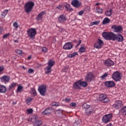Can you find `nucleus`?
<instances>
[{
    "instance_id": "nucleus-25",
    "label": "nucleus",
    "mask_w": 126,
    "mask_h": 126,
    "mask_svg": "<svg viewBox=\"0 0 126 126\" xmlns=\"http://www.w3.org/2000/svg\"><path fill=\"white\" fill-rule=\"evenodd\" d=\"M6 92V87L3 85H0V93H5Z\"/></svg>"
},
{
    "instance_id": "nucleus-21",
    "label": "nucleus",
    "mask_w": 126,
    "mask_h": 126,
    "mask_svg": "<svg viewBox=\"0 0 126 126\" xmlns=\"http://www.w3.org/2000/svg\"><path fill=\"white\" fill-rule=\"evenodd\" d=\"M73 88L74 89H80L81 86H80V81L78 80L77 82H75L73 84Z\"/></svg>"
},
{
    "instance_id": "nucleus-47",
    "label": "nucleus",
    "mask_w": 126,
    "mask_h": 126,
    "mask_svg": "<svg viewBox=\"0 0 126 126\" xmlns=\"http://www.w3.org/2000/svg\"><path fill=\"white\" fill-rule=\"evenodd\" d=\"M28 73H32V72H34V70L32 68H29L28 71Z\"/></svg>"
},
{
    "instance_id": "nucleus-20",
    "label": "nucleus",
    "mask_w": 126,
    "mask_h": 126,
    "mask_svg": "<svg viewBox=\"0 0 126 126\" xmlns=\"http://www.w3.org/2000/svg\"><path fill=\"white\" fill-rule=\"evenodd\" d=\"M104 64L106 66H113L115 63L111 59H108L105 61Z\"/></svg>"
},
{
    "instance_id": "nucleus-11",
    "label": "nucleus",
    "mask_w": 126,
    "mask_h": 126,
    "mask_svg": "<svg viewBox=\"0 0 126 126\" xmlns=\"http://www.w3.org/2000/svg\"><path fill=\"white\" fill-rule=\"evenodd\" d=\"M38 91L42 96H45L46 92H47V86L41 85L39 87Z\"/></svg>"
},
{
    "instance_id": "nucleus-30",
    "label": "nucleus",
    "mask_w": 126,
    "mask_h": 126,
    "mask_svg": "<svg viewBox=\"0 0 126 126\" xmlns=\"http://www.w3.org/2000/svg\"><path fill=\"white\" fill-rule=\"evenodd\" d=\"M52 112L51 108H48L46 109L44 111L42 112V115H48Z\"/></svg>"
},
{
    "instance_id": "nucleus-15",
    "label": "nucleus",
    "mask_w": 126,
    "mask_h": 126,
    "mask_svg": "<svg viewBox=\"0 0 126 126\" xmlns=\"http://www.w3.org/2000/svg\"><path fill=\"white\" fill-rule=\"evenodd\" d=\"M94 113H95V110L92 106L85 110V114L87 116H90V115Z\"/></svg>"
},
{
    "instance_id": "nucleus-5",
    "label": "nucleus",
    "mask_w": 126,
    "mask_h": 126,
    "mask_svg": "<svg viewBox=\"0 0 126 126\" xmlns=\"http://www.w3.org/2000/svg\"><path fill=\"white\" fill-rule=\"evenodd\" d=\"M95 78V75H94V73L92 72H90L87 73L86 75V76L85 77V80L86 81V82H89L90 83L93 79Z\"/></svg>"
},
{
    "instance_id": "nucleus-32",
    "label": "nucleus",
    "mask_w": 126,
    "mask_h": 126,
    "mask_svg": "<svg viewBox=\"0 0 126 126\" xmlns=\"http://www.w3.org/2000/svg\"><path fill=\"white\" fill-rule=\"evenodd\" d=\"M120 113H121L124 116H126V106H124L121 109Z\"/></svg>"
},
{
    "instance_id": "nucleus-17",
    "label": "nucleus",
    "mask_w": 126,
    "mask_h": 126,
    "mask_svg": "<svg viewBox=\"0 0 126 126\" xmlns=\"http://www.w3.org/2000/svg\"><path fill=\"white\" fill-rule=\"evenodd\" d=\"M58 19L60 23H64L67 19L66 16L64 14L60 15Z\"/></svg>"
},
{
    "instance_id": "nucleus-22",
    "label": "nucleus",
    "mask_w": 126,
    "mask_h": 126,
    "mask_svg": "<svg viewBox=\"0 0 126 126\" xmlns=\"http://www.w3.org/2000/svg\"><path fill=\"white\" fill-rule=\"evenodd\" d=\"M64 6L65 8V10H66V11H73V9L70 8V5H69V4L65 3L64 4Z\"/></svg>"
},
{
    "instance_id": "nucleus-38",
    "label": "nucleus",
    "mask_w": 126,
    "mask_h": 126,
    "mask_svg": "<svg viewBox=\"0 0 126 126\" xmlns=\"http://www.w3.org/2000/svg\"><path fill=\"white\" fill-rule=\"evenodd\" d=\"M86 51V48L85 47H81L79 49V52H80V53H85Z\"/></svg>"
},
{
    "instance_id": "nucleus-43",
    "label": "nucleus",
    "mask_w": 126,
    "mask_h": 126,
    "mask_svg": "<svg viewBox=\"0 0 126 126\" xmlns=\"http://www.w3.org/2000/svg\"><path fill=\"white\" fill-rule=\"evenodd\" d=\"M51 105L52 106H56V107H58V106L60 105V104H59V102H53L52 103H51Z\"/></svg>"
},
{
    "instance_id": "nucleus-16",
    "label": "nucleus",
    "mask_w": 126,
    "mask_h": 126,
    "mask_svg": "<svg viewBox=\"0 0 126 126\" xmlns=\"http://www.w3.org/2000/svg\"><path fill=\"white\" fill-rule=\"evenodd\" d=\"M104 44L103 41L100 39H98L97 42L94 44V47L96 49H101L102 46Z\"/></svg>"
},
{
    "instance_id": "nucleus-2",
    "label": "nucleus",
    "mask_w": 126,
    "mask_h": 126,
    "mask_svg": "<svg viewBox=\"0 0 126 126\" xmlns=\"http://www.w3.org/2000/svg\"><path fill=\"white\" fill-rule=\"evenodd\" d=\"M35 3L33 1H29L25 5V11L28 13H30L34 7Z\"/></svg>"
},
{
    "instance_id": "nucleus-59",
    "label": "nucleus",
    "mask_w": 126,
    "mask_h": 126,
    "mask_svg": "<svg viewBox=\"0 0 126 126\" xmlns=\"http://www.w3.org/2000/svg\"><path fill=\"white\" fill-rule=\"evenodd\" d=\"M14 43H18V40H15L14 41Z\"/></svg>"
},
{
    "instance_id": "nucleus-45",
    "label": "nucleus",
    "mask_w": 126,
    "mask_h": 126,
    "mask_svg": "<svg viewBox=\"0 0 126 126\" xmlns=\"http://www.w3.org/2000/svg\"><path fill=\"white\" fill-rule=\"evenodd\" d=\"M3 70H4V66H0V74L2 73V72H3Z\"/></svg>"
},
{
    "instance_id": "nucleus-26",
    "label": "nucleus",
    "mask_w": 126,
    "mask_h": 126,
    "mask_svg": "<svg viewBox=\"0 0 126 126\" xmlns=\"http://www.w3.org/2000/svg\"><path fill=\"white\" fill-rule=\"evenodd\" d=\"M55 63H56L55 62V61L53 60H49L48 61V62L47 63L48 64V66H49L50 67H53V66H54L55 65Z\"/></svg>"
},
{
    "instance_id": "nucleus-49",
    "label": "nucleus",
    "mask_w": 126,
    "mask_h": 126,
    "mask_svg": "<svg viewBox=\"0 0 126 126\" xmlns=\"http://www.w3.org/2000/svg\"><path fill=\"white\" fill-rule=\"evenodd\" d=\"M78 14L80 16L83 15L84 14V10H81L80 12H78Z\"/></svg>"
},
{
    "instance_id": "nucleus-33",
    "label": "nucleus",
    "mask_w": 126,
    "mask_h": 126,
    "mask_svg": "<svg viewBox=\"0 0 126 126\" xmlns=\"http://www.w3.org/2000/svg\"><path fill=\"white\" fill-rule=\"evenodd\" d=\"M8 12V10L5 9L2 13L1 14V16L2 18H4L5 16H6V14H7Z\"/></svg>"
},
{
    "instance_id": "nucleus-18",
    "label": "nucleus",
    "mask_w": 126,
    "mask_h": 126,
    "mask_svg": "<svg viewBox=\"0 0 126 126\" xmlns=\"http://www.w3.org/2000/svg\"><path fill=\"white\" fill-rule=\"evenodd\" d=\"M73 45H72V43L68 42L64 45L63 49H64V50H71V48H73Z\"/></svg>"
},
{
    "instance_id": "nucleus-24",
    "label": "nucleus",
    "mask_w": 126,
    "mask_h": 126,
    "mask_svg": "<svg viewBox=\"0 0 126 126\" xmlns=\"http://www.w3.org/2000/svg\"><path fill=\"white\" fill-rule=\"evenodd\" d=\"M45 74H50L52 72V67L49 66L44 68Z\"/></svg>"
},
{
    "instance_id": "nucleus-51",
    "label": "nucleus",
    "mask_w": 126,
    "mask_h": 126,
    "mask_svg": "<svg viewBox=\"0 0 126 126\" xmlns=\"http://www.w3.org/2000/svg\"><path fill=\"white\" fill-rule=\"evenodd\" d=\"M57 8H58V9H59L60 10H61V9L63 8V5H59L57 7Z\"/></svg>"
},
{
    "instance_id": "nucleus-63",
    "label": "nucleus",
    "mask_w": 126,
    "mask_h": 126,
    "mask_svg": "<svg viewBox=\"0 0 126 126\" xmlns=\"http://www.w3.org/2000/svg\"><path fill=\"white\" fill-rule=\"evenodd\" d=\"M15 104H16V102H13V105H15Z\"/></svg>"
},
{
    "instance_id": "nucleus-40",
    "label": "nucleus",
    "mask_w": 126,
    "mask_h": 126,
    "mask_svg": "<svg viewBox=\"0 0 126 126\" xmlns=\"http://www.w3.org/2000/svg\"><path fill=\"white\" fill-rule=\"evenodd\" d=\"M99 23H100V21H95L91 23V26H93L94 25H98Z\"/></svg>"
},
{
    "instance_id": "nucleus-6",
    "label": "nucleus",
    "mask_w": 126,
    "mask_h": 126,
    "mask_svg": "<svg viewBox=\"0 0 126 126\" xmlns=\"http://www.w3.org/2000/svg\"><path fill=\"white\" fill-rule=\"evenodd\" d=\"M112 119H113L112 113L106 114L102 117V123H103V124H108V123H110V122H111Z\"/></svg>"
},
{
    "instance_id": "nucleus-14",
    "label": "nucleus",
    "mask_w": 126,
    "mask_h": 126,
    "mask_svg": "<svg viewBox=\"0 0 126 126\" xmlns=\"http://www.w3.org/2000/svg\"><path fill=\"white\" fill-rule=\"evenodd\" d=\"M104 85L106 87L108 88H112V87H115L116 84L115 82L113 81H108L104 82Z\"/></svg>"
},
{
    "instance_id": "nucleus-34",
    "label": "nucleus",
    "mask_w": 126,
    "mask_h": 126,
    "mask_svg": "<svg viewBox=\"0 0 126 126\" xmlns=\"http://www.w3.org/2000/svg\"><path fill=\"white\" fill-rule=\"evenodd\" d=\"M96 11L97 13H99V14H102V13H103V9L99 7H96Z\"/></svg>"
},
{
    "instance_id": "nucleus-64",
    "label": "nucleus",
    "mask_w": 126,
    "mask_h": 126,
    "mask_svg": "<svg viewBox=\"0 0 126 126\" xmlns=\"http://www.w3.org/2000/svg\"><path fill=\"white\" fill-rule=\"evenodd\" d=\"M43 126H46V125H44Z\"/></svg>"
},
{
    "instance_id": "nucleus-44",
    "label": "nucleus",
    "mask_w": 126,
    "mask_h": 126,
    "mask_svg": "<svg viewBox=\"0 0 126 126\" xmlns=\"http://www.w3.org/2000/svg\"><path fill=\"white\" fill-rule=\"evenodd\" d=\"M13 26H14V27H15V28H16V29H17V28H18L19 27L18 24H17V22H15L13 23Z\"/></svg>"
},
{
    "instance_id": "nucleus-4",
    "label": "nucleus",
    "mask_w": 126,
    "mask_h": 126,
    "mask_svg": "<svg viewBox=\"0 0 126 126\" xmlns=\"http://www.w3.org/2000/svg\"><path fill=\"white\" fill-rule=\"evenodd\" d=\"M122 77H123V76L122 75V73L118 71L114 72L112 76V78L116 82L121 81V80H122Z\"/></svg>"
},
{
    "instance_id": "nucleus-39",
    "label": "nucleus",
    "mask_w": 126,
    "mask_h": 126,
    "mask_svg": "<svg viewBox=\"0 0 126 126\" xmlns=\"http://www.w3.org/2000/svg\"><path fill=\"white\" fill-rule=\"evenodd\" d=\"M16 86V83H12L9 86V90H10V89H12V88H14Z\"/></svg>"
},
{
    "instance_id": "nucleus-12",
    "label": "nucleus",
    "mask_w": 126,
    "mask_h": 126,
    "mask_svg": "<svg viewBox=\"0 0 126 126\" xmlns=\"http://www.w3.org/2000/svg\"><path fill=\"white\" fill-rule=\"evenodd\" d=\"M0 82L3 83H8L10 80V76L9 75H3L0 78Z\"/></svg>"
},
{
    "instance_id": "nucleus-19",
    "label": "nucleus",
    "mask_w": 126,
    "mask_h": 126,
    "mask_svg": "<svg viewBox=\"0 0 126 126\" xmlns=\"http://www.w3.org/2000/svg\"><path fill=\"white\" fill-rule=\"evenodd\" d=\"M46 14V12L42 11L41 12L39 13L37 17H36L35 19L37 20V21H40L43 20V16Z\"/></svg>"
},
{
    "instance_id": "nucleus-50",
    "label": "nucleus",
    "mask_w": 126,
    "mask_h": 126,
    "mask_svg": "<svg viewBox=\"0 0 126 126\" xmlns=\"http://www.w3.org/2000/svg\"><path fill=\"white\" fill-rule=\"evenodd\" d=\"M9 35H10V33H6L5 34H4L3 36V38H7V37L8 36H9Z\"/></svg>"
},
{
    "instance_id": "nucleus-56",
    "label": "nucleus",
    "mask_w": 126,
    "mask_h": 126,
    "mask_svg": "<svg viewBox=\"0 0 126 126\" xmlns=\"http://www.w3.org/2000/svg\"><path fill=\"white\" fill-rule=\"evenodd\" d=\"M66 69H67V67H65L63 68V71L65 72L66 71Z\"/></svg>"
},
{
    "instance_id": "nucleus-41",
    "label": "nucleus",
    "mask_w": 126,
    "mask_h": 126,
    "mask_svg": "<svg viewBox=\"0 0 126 126\" xmlns=\"http://www.w3.org/2000/svg\"><path fill=\"white\" fill-rule=\"evenodd\" d=\"M15 52L17 55H22V50L19 49H16Z\"/></svg>"
},
{
    "instance_id": "nucleus-58",
    "label": "nucleus",
    "mask_w": 126,
    "mask_h": 126,
    "mask_svg": "<svg viewBox=\"0 0 126 126\" xmlns=\"http://www.w3.org/2000/svg\"><path fill=\"white\" fill-rule=\"evenodd\" d=\"M100 4H101L99 2H97L96 4H95V5L96 6H98V5H100Z\"/></svg>"
},
{
    "instance_id": "nucleus-28",
    "label": "nucleus",
    "mask_w": 126,
    "mask_h": 126,
    "mask_svg": "<svg viewBox=\"0 0 126 126\" xmlns=\"http://www.w3.org/2000/svg\"><path fill=\"white\" fill-rule=\"evenodd\" d=\"M79 81H80V84L81 87L85 88L88 86V83H87L88 82L82 81H81V80H79Z\"/></svg>"
},
{
    "instance_id": "nucleus-42",
    "label": "nucleus",
    "mask_w": 126,
    "mask_h": 126,
    "mask_svg": "<svg viewBox=\"0 0 126 126\" xmlns=\"http://www.w3.org/2000/svg\"><path fill=\"white\" fill-rule=\"evenodd\" d=\"M23 89V86H19L17 88V92H21V91H22Z\"/></svg>"
},
{
    "instance_id": "nucleus-27",
    "label": "nucleus",
    "mask_w": 126,
    "mask_h": 126,
    "mask_svg": "<svg viewBox=\"0 0 126 126\" xmlns=\"http://www.w3.org/2000/svg\"><path fill=\"white\" fill-rule=\"evenodd\" d=\"M113 14V9L110 8L109 10H107L105 12L106 16H111Z\"/></svg>"
},
{
    "instance_id": "nucleus-60",
    "label": "nucleus",
    "mask_w": 126,
    "mask_h": 126,
    "mask_svg": "<svg viewBox=\"0 0 126 126\" xmlns=\"http://www.w3.org/2000/svg\"><path fill=\"white\" fill-rule=\"evenodd\" d=\"M31 56H30L29 57H28V60H31Z\"/></svg>"
},
{
    "instance_id": "nucleus-46",
    "label": "nucleus",
    "mask_w": 126,
    "mask_h": 126,
    "mask_svg": "<svg viewBox=\"0 0 126 126\" xmlns=\"http://www.w3.org/2000/svg\"><path fill=\"white\" fill-rule=\"evenodd\" d=\"M27 112L29 114H32V113H33V109L32 108L27 109Z\"/></svg>"
},
{
    "instance_id": "nucleus-29",
    "label": "nucleus",
    "mask_w": 126,
    "mask_h": 126,
    "mask_svg": "<svg viewBox=\"0 0 126 126\" xmlns=\"http://www.w3.org/2000/svg\"><path fill=\"white\" fill-rule=\"evenodd\" d=\"M110 22H111V20H110V19H109L108 18L106 17L103 19L102 21V24L103 25H106V24H109Z\"/></svg>"
},
{
    "instance_id": "nucleus-8",
    "label": "nucleus",
    "mask_w": 126,
    "mask_h": 126,
    "mask_svg": "<svg viewBox=\"0 0 126 126\" xmlns=\"http://www.w3.org/2000/svg\"><path fill=\"white\" fill-rule=\"evenodd\" d=\"M99 100L103 103H109L110 102V99L107 94H101L99 95Z\"/></svg>"
},
{
    "instance_id": "nucleus-36",
    "label": "nucleus",
    "mask_w": 126,
    "mask_h": 126,
    "mask_svg": "<svg viewBox=\"0 0 126 126\" xmlns=\"http://www.w3.org/2000/svg\"><path fill=\"white\" fill-rule=\"evenodd\" d=\"M75 56H78L77 52H74L71 54L68 55V58H74Z\"/></svg>"
},
{
    "instance_id": "nucleus-37",
    "label": "nucleus",
    "mask_w": 126,
    "mask_h": 126,
    "mask_svg": "<svg viewBox=\"0 0 126 126\" xmlns=\"http://www.w3.org/2000/svg\"><path fill=\"white\" fill-rule=\"evenodd\" d=\"M108 75H109L108 73H105L103 75L101 76L100 78L102 79V80H103V79H106V78H107Z\"/></svg>"
},
{
    "instance_id": "nucleus-55",
    "label": "nucleus",
    "mask_w": 126,
    "mask_h": 126,
    "mask_svg": "<svg viewBox=\"0 0 126 126\" xmlns=\"http://www.w3.org/2000/svg\"><path fill=\"white\" fill-rule=\"evenodd\" d=\"M52 43H56V37L55 36L53 37Z\"/></svg>"
},
{
    "instance_id": "nucleus-62",
    "label": "nucleus",
    "mask_w": 126,
    "mask_h": 126,
    "mask_svg": "<svg viewBox=\"0 0 126 126\" xmlns=\"http://www.w3.org/2000/svg\"><path fill=\"white\" fill-rule=\"evenodd\" d=\"M3 0V1H8V0Z\"/></svg>"
},
{
    "instance_id": "nucleus-52",
    "label": "nucleus",
    "mask_w": 126,
    "mask_h": 126,
    "mask_svg": "<svg viewBox=\"0 0 126 126\" xmlns=\"http://www.w3.org/2000/svg\"><path fill=\"white\" fill-rule=\"evenodd\" d=\"M42 52H44L45 53H46V52H48V49L46 47H43L42 48Z\"/></svg>"
},
{
    "instance_id": "nucleus-31",
    "label": "nucleus",
    "mask_w": 126,
    "mask_h": 126,
    "mask_svg": "<svg viewBox=\"0 0 126 126\" xmlns=\"http://www.w3.org/2000/svg\"><path fill=\"white\" fill-rule=\"evenodd\" d=\"M34 100V98H32V97H28L26 100V103L27 105H31V102Z\"/></svg>"
},
{
    "instance_id": "nucleus-3",
    "label": "nucleus",
    "mask_w": 126,
    "mask_h": 126,
    "mask_svg": "<svg viewBox=\"0 0 126 126\" xmlns=\"http://www.w3.org/2000/svg\"><path fill=\"white\" fill-rule=\"evenodd\" d=\"M37 34V31L35 28H31L27 31V35L32 40L35 39L36 34Z\"/></svg>"
},
{
    "instance_id": "nucleus-57",
    "label": "nucleus",
    "mask_w": 126,
    "mask_h": 126,
    "mask_svg": "<svg viewBox=\"0 0 126 126\" xmlns=\"http://www.w3.org/2000/svg\"><path fill=\"white\" fill-rule=\"evenodd\" d=\"M81 44V40H80L78 43H77V46H79Z\"/></svg>"
},
{
    "instance_id": "nucleus-35",
    "label": "nucleus",
    "mask_w": 126,
    "mask_h": 126,
    "mask_svg": "<svg viewBox=\"0 0 126 126\" xmlns=\"http://www.w3.org/2000/svg\"><path fill=\"white\" fill-rule=\"evenodd\" d=\"M91 106H90V105H89L88 104L85 103L82 105V108L83 109H85L86 110H87L88 109H89V108L91 107Z\"/></svg>"
},
{
    "instance_id": "nucleus-61",
    "label": "nucleus",
    "mask_w": 126,
    "mask_h": 126,
    "mask_svg": "<svg viewBox=\"0 0 126 126\" xmlns=\"http://www.w3.org/2000/svg\"><path fill=\"white\" fill-rule=\"evenodd\" d=\"M22 68H24V69H26V68L24 66H22Z\"/></svg>"
},
{
    "instance_id": "nucleus-48",
    "label": "nucleus",
    "mask_w": 126,
    "mask_h": 126,
    "mask_svg": "<svg viewBox=\"0 0 126 126\" xmlns=\"http://www.w3.org/2000/svg\"><path fill=\"white\" fill-rule=\"evenodd\" d=\"M76 103L75 102H71L70 104V107H76Z\"/></svg>"
},
{
    "instance_id": "nucleus-9",
    "label": "nucleus",
    "mask_w": 126,
    "mask_h": 126,
    "mask_svg": "<svg viewBox=\"0 0 126 126\" xmlns=\"http://www.w3.org/2000/svg\"><path fill=\"white\" fill-rule=\"evenodd\" d=\"M111 29L115 33H121L123 31V27L121 25L117 26L114 25L112 26Z\"/></svg>"
},
{
    "instance_id": "nucleus-10",
    "label": "nucleus",
    "mask_w": 126,
    "mask_h": 126,
    "mask_svg": "<svg viewBox=\"0 0 126 126\" xmlns=\"http://www.w3.org/2000/svg\"><path fill=\"white\" fill-rule=\"evenodd\" d=\"M113 108L116 110H119L123 107V101L121 100H116L114 104L112 105Z\"/></svg>"
},
{
    "instance_id": "nucleus-54",
    "label": "nucleus",
    "mask_w": 126,
    "mask_h": 126,
    "mask_svg": "<svg viewBox=\"0 0 126 126\" xmlns=\"http://www.w3.org/2000/svg\"><path fill=\"white\" fill-rule=\"evenodd\" d=\"M70 98H65V102H70Z\"/></svg>"
},
{
    "instance_id": "nucleus-1",
    "label": "nucleus",
    "mask_w": 126,
    "mask_h": 126,
    "mask_svg": "<svg viewBox=\"0 0 126 126\" xmlns=\"http://www.w3.org/2000/svg\"><path fill=\"white\" fill-rule=\"evenodd\" d=\"M102 36L105 40H112V41H117V42H123L124 36L120 33L115 34L112 32H105L102 33Z\"/></svg>"
},
{
    "instance_id": "nucleus-13",
    "label": "nucleus",
    "mask_w": 126,
    "mask_h": 126,
    "mask_svg": "<svg viewBox=\"0 0 126 126\" xmlns=\"http://www.w3.org/2000/svg\"><path fill=\"white\" fill-rule=\"evenodd\" d=\"M71 4L74 7L78 8V7H80L82 5V3L78 1V0H73L71 2Z\"/></svg>"
},
{
    "instance_id": "nucleus-53",
    "label": "nucleus",
    "mask_w": 126,
    "mask_h": 126,
    "mask_svg": "<svg viewBox=\"0 0 126 126\" xmlns=\"http://www.w3.org/2000/svg\"><path fill=\"white\" fill-rule=\"evenodd\" d=\"M3 31V28L0 27V34H2Z\"/></svg>"
},
{
    "instance_id": "nucleus-7",
    "label": "nucleus",
    "mask_w": 126,
    "mask_h": 126,
    "mask_svg": "<svg viewBox=\"0 0 126 126\" xmlns=\"http://www.w3.org/2000/svg\"><path fill=\"white\" fill-rule=\"evenodd\" d=\"M31 122L34 124V126H40L43 124V122L38 119V116H33L32 118Z\"/></svg>"
},
{
    "instance_id": "nucleus-23",
    "label": "nucleus",
    "mask_w": 126,
    "mask_h": 126,
    "mask_svg": "<svg viewBox=\"0 0 126 126\" xmlns=\"http://www.w3.org/2000/svg\"><path fill=\"white\" fill-rule=\"evenodd\" d=\"M30 93L32 97H35V96H37V92L36 90L34 88H32L31 90L30 91Z\"/></svg>"
}]
</instances>
